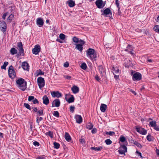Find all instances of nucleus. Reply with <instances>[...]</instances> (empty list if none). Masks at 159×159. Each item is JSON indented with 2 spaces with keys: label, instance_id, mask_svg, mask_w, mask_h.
I'll use <instances>...</instances> for the list:
<instances>
[{
  "label": "nucleus",
  "instance_id": "1",
  "mask_svg": "<svg viewBox=\"0 0 159 159\" xmlns=\"http://www.w3.org/2000/svg\"><path fill=\"white\" fill-rule=\"evenodd\" d=\"M18 87L21 90L25 91L27 88V82L23 79L20 78L16 81Z\"/></svg>",
  "mask_w": 159,
  "mask_h": 159
},
{
  "label": "nucleus",
  "instance_id": "2",
  "mask_svg": "<svg viewBox=\"0 0 159 159\" xmlns=\"http://www.w3.org/2000/svg\"><path fill=\"white\" fill-rule=\"evenodd\" d=\"M86 52L87 56L92 60L97 57V54L96 51L93 48H89L87 50Z\"/></svg>",
  "mask_w": 159,
  "mask_h": 159
},
{
  "label": "nucleus",
  "instance_id": "3",
  "mask_svg": "<svg viewBox=\"0 0 159 159\" xmlns=\"http://www.w3.org/2000/svg\"><path fill=\"white\" fill-rule=\"evenodd\" d=\"M132 70L131 72V74L132 76V80L134 81H138L141 80L142 78V75L139 72L134 71Z\"/></svg>",
  "mask_w": 159,
  "mask_h": 159
},
{
  "label": "nucleus",
  "instance_id": "4",
  "mask_svg": "<svg viewBox=\"0 0 159 159\" xmlns=\"http://www.w3.org/2000/svg\"><path fill=\"white\" fill-rule=\"evenodd\" d=\"M85 42L81 39H80V44H76L75 49H77L80 52H82L83 50V45L85 43Z\"/></svg>",
  "mask_w": 159,
  "mask_h": 159
},
{
  "label": "nucleus",
  "instance_id": "5",
  "mask_svg": "<svg viewBox=\"0 0 159 159\" xmlns=\"http://www.w3.org/2000/svg\"><path fill=\"white\" fill-rule=\"evenodd\" d=\"M8 73L9 76L11 78H13L16 76L15 71L12 66H9Z\"/></svg>",
  "mask_w": 159,
  "mask_h": 159
},
{
  "label": "nucleus",
  "instance_id": "6",
  "mask_svg": "<svg viewBox=\"0 0 159 159\" xmlns=\"http://www.w3.org/2000/svg\"><path fill=\"white\" fill-rule=\"evenodd\" d=\"M102 15L105 16H107V15H109V17L110 19H113L112 17V13L110 9L109 8H107L104 10L103 12L102 13Z\"/></svg>",
  "mask_w": 159,
  "mask_h": 159
},
{
  "label": "nucleus",
  "instance_id": "7",
  "mask_svg": "<svg viewBox=\"0 0 159 159\" xmlns=\"http://www.w3.org/2000/svg\"><path fill=\"white\" fill-rule=\"evenodd\" d=\"M37 83L39 88L41 89L45 85V80L44 79L41 77H39L37 79Z\"/></svg>",
  "mask_w": 159,
  "mask_h": 159
},
{
  "label": "nucleus",
  "instance_id": "8",
  "mask_svg": "<svg viewBox=\"0 0 159 159\" xmlns=\"http://www.w3.org/2000/svg\"><path fill=\"white\" fill-rule=\"evenodd\" d=\"M119 149L118 152L120 154L125 155V153L127 152V148L125 144H121L120 147L119 148Z\"/></svg>",
  "mask_w": 159,
  "mask_h": 159
},
{
  "label": "nucleus",
  "instance_id": "9",
  "mask_svg": "<svg viewBox=\"0 0 159 159\" xmlns=\"http://www.w3.org/2000/svg\"><path fill=\"white\" fill-rule=\"evenodd\" d=\"M66 100L69 103H70L74 102L75 98L73 95L69 94H66L65 95Z\"/></svg>",
  "mask_w": 159,
  "mask_h": 159
},
{
  "label": "nucleus",
  "instance_id": "10",
  "mask_svg": "<svg viewBox=\"0 0 159 159\" xmlns=\"http://www.w3.org/2000/svg\"><path fill=\"white\" fill-rule=\"evenodd\" d=\"M135 129L137 132L143 135H146L147 133L146 130L140 127H136Z\"/></svg>",
  "mask_w": 159,
  "mask_h": 159
},
{
  "label": "nucleus",
  "instance_id": "11",
  "mask_svg": "<svg viewBox=\"0 0 159 159\" xmlns=\"http://www.w3.org/2000/svg\"><path fill=\"white\" fill-rule=\"evenodd\" d=\"M0 29L3 32H5L7 29V24L4 20H0Z\"/></svg>",
  "mask_w": 159,
  "mask_h": 159
},
{
  "label": "nucleus",
  "instance_id": "12",
  "mask_svg": "<svg viewBox=\"0 0 159 159\" xmlns=\"http://www.w3.org/2000/svg\"><path fill=\"white\" fill-rule=\"evenodd\" d=\"M17 46L19 48V53L20 55L24 56V50L23 45L21 42H19L17 43Z\"/></svg>",
  "mask_w": 159,
  "mask_h": 159
},
{
  "label": "nucleus",
  "instance_id": "13",
  "mask_svg": "<svg viewBox=\"0 0 159 159\" xmlns=\"http://www.w3.org/2000/svg\"><path fill=\"white\" fill-rule=\"evenodd\" d=\"M41 48L39 44H37L34 46V48L32 50V53L35 55L38 54L39 52H40Z\"/></svg>",
  "mask_w": 159,
  "mask_h": 159
},
{
  "label": "nucleus",
  "instance_id": "14",
  "mask_svg": "<svg viewBox=\"0 0 159 159\" xmlns=\"http://www.w3.org/2000/svg\"><path fill=\"white\" fill-rule=\"evenodd\" d=\"M61 102L59 99H56L54 100L52 102V107H59L60 105Z\"/></svg>",
  "mask_w": 159,
  "mask_h": 159
},
{
  "label": "nucleus",
  "instance_id": "15",
  "mask_svg": "<svg viewBox=\"0 0 159 159\" xmlns=\"http://www.w3.org/2000/svg\"><path fill=\"white\" fill-rule=\"evenodd\" d=\"M52 96L53 98L57 97L59 98L62 97V94L60 93L59 91H53L51 93Z\"/></svg>",
  "mask_w": 159,
  "mask_h": 159
},
{
  "label": "nucleus",
  "instance_id": "16",
  "mask_svg": "<svg viewBox=\"0 0 159 159\" xmlns=\"http://www.w3.org/2000/svg\"><path fill=\"white\" fill-rule=\"evenodd\" d=\"M43 20L41 18H38L36 20V24L39 27L43 26L44 25Z\"/></svg>",
  "mask_w": 159,
  "mask_h": 159
},
{
  "label": "nucleus",
  "instance_id": "17",
  "mask_svg": "<svg viewBox=\"0 0 159 159\" xmlns=\"http://www.w3.org/2000/svg\"><path fill=\"white\" fill-rule=\"evenodd\" d=\"M21 67L24 70L27 71L29 70V66L28 63L24 61L22 63Z\"/></svg>",
  "mask_w": 159,
  "mask_h": 159
},
{
  "label": "nucleus",
  "instance_id": "18",
  "mask_svg": "<svg viewBox=\"0 0 159 159\" xmlns=\"http://www.w3.org/2000/svg\"><path fill=\"white\" fill-rule=\"evenodd\" d=\"M99 71L101 77L103 76L104 74H106L105 70L104 69L103 66L102 65L98 66Z\"/></svg>",
  "mask_w": 159,
  "mask_h": 159
},
{
  "label": "nucleus",
  "instance_id": "19",
  "mask_svg": "<svg viewBox=\"0 0 159 159\" xmlns=\"http://www.w3.org/2000/svg\"><path fill=\"white\" fill-rule=\"evenodd\" d=\"M75 118L77 123L80 124L82 122L83 120L82 118L80 115H76L75 116Z\"/></svg>",
  "mask_w": 159,
  "mask_h": 159
},
{
  "label": "nucleus",
  "instance_id": "20",
  "mask_svg": "<svg viewBox=\"0 0 159 159\" xmlns=\"http://www.w3.org/2000/svg\"><path fill=\"white\" fill-rule=\"evenodd\" d=\"M95 3L98 8L101 9L103 8V6H102L103 4L102 0H97L96 1Z\"/></svg>",
  "mask_w": 159,
  "mask_h": 159
},
{
  "label": "nucleus",
  "instance_id": "21",
  "mask_svg": "<svg viewBox=\"0 0 159 159\" xmlns=\"http://www.w3.org/2000/svg\"><path fill=\"white\" fill-rule=\"evenodd\" d=\"M132 48V47L131 45L128 44V45L126 48L125 49V51L130 53L132 55H134V53L133 52Z\"/></svg>",
  "mask_w": 159,
  "mask_h": 159
},
{
  "label": "nucleus",
  "instance_id": "22",
  "mask_svg": "<svg viewBox=\"0 0 159 159\" xmlns=\"http://www.w3.org/2000/svg\"><path fill=\"white\" fill-rule=\"evenodd\" d=\"M9 14L7 19V23H11L14 18V15L13 13H11Z\"/></svg>",
  "mask_w": 159,
  "mask_h": 159
},
{
  "label": "nucleus",
  "instance_id": "23",
  "mask_svg": "<svg viewBox=\"0 0 159 159\" xmlns=\"http://www.w3.org/2000/svg\"><path fill=\"white\" fill-rule=\"evenodd\" d=\"M43 103L44 104L48 105L49 103V100L47 95H45L43 98Z\"/></svg>",
  "mask_w": 159,
  "mask_h": 159
},
{
  "label": "nucleus",
  "instance_id": "24",
  "mask_svg": "<svg viewBox=\"0 0 159 159\" xmlns=\"http://www.w3.org/2000/svg\"><path fill=\"white\" fill-rule=\"evenodd\" d=\"M71 89L73 93L75 94L78 93L79 91V89L78 87L74 85L71 88Z\"/></svg>",
  "mask_w": 159,
  "mask_h": 159
},
{
  "label": "nucleus",
  "instance_id": "25",
  "mask_svg": "<svg viewBox=\"0 0 159 159\" xmlns=\"http://www.w3.org/2000/svg\"><path fill=\"white\" fill-rule=\"evenodd\" d=\"M66 3L68 4L69 6L70 7H72L75 6V1L72 0H69L66 2Z\"/></svg>",
  "mask_w": 159,
  "mask_h": 159
},
{
  "label": "nucleus",
  "instance_id": "26",
  "mask_svg": "<svg viewBox=\"0 0 159 159\" xmlns=\"http://www.w3.org/2000/svg\"><path fill=\"white\" fill-rule=\"evenodd\" d=\"M100 108L102 112H104L107 108V105L104 104H101Z\"/></svg>",
  "mask_w": 159,
  "mask_h": 159
},
{
  "label": "nucleus",
  "instance_id": "27",
  "mask_svg": "<svg viewBox=\"0 0 159 159\" xmlns=\"http://www.w3.org/2000/svg\"><path fill=\"white\" fill-rule=\"evenodd\" d=\"M65 139L68 142H70L71 140V137L69 134L67 132H66L65 135Z\"/></svg>",
  "mask_w": 159,
  "mask_h": 159
},
{
  "label": "nucleus",
  "instance_id": "28",
  "mask_svg": "<svg viewBox=\"0 0 159 159\" xmlns=\"http://www.w3.org/2000/svg\"><path fill=\"white\" fill-rule=\"evenodd\" d=\"M156 122L155 121H152L150 122L149 125L152 127H154V129H155V127H157V125L156 124Z\"/></svg>",
  "mask_w": 159,
  "mask_h": 159
},
{
  "label": "nucleus",
  "instance_id": "29",
  "mask_svg": "<svg viewBox=\"0 0 159 159\" xmlns=\"http://www.w3.org/2000/svg\"><path fill=\"white\" fill-rule=\"evenodd\" d=\"M80 39H79L76 36H74L72 38V40L73 42L77 44L78 43H80Z\"/></svg>",
  "mask_w": 159,
  "mask_h": 159
},
{
  "label": "nucleus",
  "instance_id": "30",
  "mask_svg": "<svg viewBox=\"0 0 159 159\" xmlns=\"http://www.w3.org/2000/svg\"><path fill=\"white\" fill-rule=\"evenodd\" d=\"M103 148V147L102 146H100L99 147H92L91 148V149L92 150H94L96 151H99L101 150Z\"/></svg>",
  "mask_w": 159,
  "mask_h": 159
},
{
  "label": "nucleus",
  "instance_id": "31",
  "mask_svg": "<svg viewBox=\"0 0 159 159\" xmlns=\"http://www.w3.org/2000/svg\"><path fill=\"white\" fill-rule=\"evenodd\" d=\"M146 138L147 140L149 142L153 141L154 139V138L153 136H151L149 134L147 136Z\"/></svg>",
  "mask_w": 159,
  "mask_h": 159
},
{
  "label": "nucleus",
  "instance_id": "32",
  "mask_svg": "<svg viewBox=\"0 0 159 159\" xmlns=\"http://www.w3.org/2000/svg\"><path fill=\"white\" fill-rule=\"evenodd\" d=\"M17 52V50L14 48H12L10 50V53L13 55L16 54Z\"/></svg>",
  "mask_w": 159,
  "mask_h": 159
},
{
  "label": "nucleus",
  "instance_id": "33",
  "mask_svg": "<svg viewBox=\"0 0 159 159\" xmlns=\"http://www.w3.org/2000/svg\"><path fill=\"white\" fill-rule=\"evenodd\" d=\"M86 126V128L89 129H91L93 127V124L90 122H89L87 124Z\"/></svg>",
  "mask_w": 159,
  "mask_h": 159
},
{
  "label": "nucleus",
  "instance_id": "34",
  "mask_svg": "<svg viewBox=\"0 0 159 159\" xmlns=\"http://www.w3.org/2000/svg\"><path fill=\"white\" fill-rule=\"evenodd\" d=\"M43 112V109L38 111L37 112V116H43L44 115Z\"/></svg>",
  "mask_w": 159,
  "mask_h": 159
},
{
  "label": "nucleus",
  "instance_id": "35",
  "mask_svg": "<svg viewBox=\"0 0 159 159\" xmlns=\"http://www.w3.org/2000/svg\"><path fill=\"white\" fill-rule=\"evenodd\" d=\"M8 64V62L7 61H5L4 62V64L2 66H1V68L5 70L6 69V67Z\"/></svg>",
  "mask_w": 159,
  "mask_h": 159
},
{
  "label": "nucleus",
  "instance_id": "36",
  "mask_svg": "<svg viewBox=\"0 0 159 159\" xmlns=\"http://www.w3.org/2000/svg\"><path fill=\"white\" fill-rule=\"evenodd\" d=\"M52 114L53 115L57 118L59 117V114L57 111H54L53 112Z\"/></svg>",
  "mask_w": 159,
  "mask_h": 159
},
{
  "label": "nucleus",
  "instance_id": "37",
  "mask_svg": "<svg viewBox=\"0 0 159 159\" xmlns=\"http://www.w3.org/2000/svg\"><path fill=\"white\" fill-rule=\"evenodd\" d=\"M53 144L54 148L58 149L59 148L60 145L58 143L54 142L53 143Z\"/></svg>",
  "mask_w": 159,
  "mask_h": 159
},
{
  "label": "nucleus",
  "instance_id": "38",
  "mask_svg": "<svg viewBox=\"0 0 159 159\" xmlns=\"http://www.w3.org/2000/svg\"><path fill=\"white\" fill-rule=\"evenodd\" d=\"M24 106L29 110L31 111V108L30 106L28 104L26 103H24Z\"/></svg>",
  "mask_w": 159,
  "mask_h": 159
},
{
  "label": "nucleus",
  "instance_id": "39",
  "mask_svg": "<svg viewBox=\"0 0 159 159\" xmlns=\"http://www.w3.org/2000/svg\"><path fill=\"white\" fill-rule=\"evenodd\" d=\"M112 70L114 71V72L116 74L119 73V70L117 67H113Z\"/></svg>",
  "mask_w": 159,
  "mask_h": 159
},
{
  "label": "nucleus",
  "instance_id": "40",
  "mask_svg": "<svg viewBox=\"0 0 159 159\" xmlns=\"http://www.w3.org/2000/svg\"><path fill=\"white\" fill-rule=\"evenodd\" d=\"M9 14V11L4 13L2 16V18L3 20H5L6 18V16Z\"/></svg>",
  "mask_w": 159,
  "mask_h": 159
},
{
  "label": "nucleus",
  "instance_id": "41",
  "mask_svg": "<svg viewBox=\"0 0 159 159\" xmlns=\"http://www.w3.org/2000/svg\"><path fill=\"white\" fill-rule=\"evenodd\" d=\"M119 140L122 143H123L125 141L126 139L125 137L123 135H121L119 138Z\"/></svg>",
  "mask_w": 159,
  "mask_h": 159
},
{
  "label": "nucleus",
  "instance_id": "42",
  "mask_svg": "<svg viewBox=\"0 0 159 159\" xmlns=\"http://www.w3.org/2000/svg\"><path fill=\"white\" fill-rule=\"evenodd\" d=\"M153 30L156 32L159 33V25H156L153 28Z\"/></svg>",
  "mask_w": 159,
  "mask_h": 159
},
{
  "label": "nucleus",
  "instance_id": "43",
  "mask_svg": "<svg viewBox=\"0 0 159 159\" xmlns=\"http://www.w3.org/2000/svg\"><path fill=\"white\" fill-rule=\"evenodd\" d=\"M81 68L83 70H85L87 68V66L86 64L85 63H82L80 66Z\"/></svg>",
  "mask_w": 159,
  "mask_h": 159
},
{
  "label": "nucleus",
  "instance_id": "44",
  "mask_svg": "<svg viewBox=\"0 0 159 159\" xmlns=\"http://www.w3.org/2000/svg\"><path fill=\"white\" fill-rule=\"evenodd\" d=\"M37 76L39 75H44V72H42V71L40 69H39L38 70H37Z\"/></svg>",
  "mask_w": 159,
  "mask_h": 159
},
{
  "label": "nucleus",
  "instance_id": "45",
  "mask_svg": "<svg viewBox=\"0 0 159 159\" xmlns=\"http://www.w3.org/2000/svg\"><path fill=\"white\" fill-rule=\"evenodd\" d=\"M105 133L106 134L109 135L111 136L114 135L115 134V133L113 131H106Z\"/></svg>",
  "mask_w": 159,
  "mask_h": 159
},
{
  "label": "nucleus",
  "instance_id": "46",
  "mask_svg": "<svg viewBox=\"0 0 159 159\" xmlns=\"http://www.w3.org/2000/svg\"><path fill=\"white\" fill-rule=\"evenodd\" d=\"M105 142L106 144L109 145L111 144L112 142L109 139H107L105 140Z\"/></svg>",
  "mask_w": 159,
  "mask_h": 159
},
{
  "label": "nucleus",
  "instance_id": "47",
  "mask_svg": "<svg viewBox=\"0 0 159 159\" xmlns=\"http://www.w3.org/2000/svg\"><path fill=\"white\" fill-rule=\"evenodd\" d=\"M47 134L51 138H52L53 137V133L51 131H48V132L47 133Z\"/></svg>",
  "mask_w": 159,
  "mask_h": 159
},
{
  "label": "nucleus",
  "instance_id": "48",
  "mask_svg": "<svg viewBox=\"0 0 159 159\" xmlns=\"http://www.w3.org/2000/svg\"><path fill=\"white\" fill-rule=\"evenodd\" d=\"M34 97L33 96H29L28 100L29 102L32 101L34 99Z\"/></svg>",
  "mask_w": 159,
  "mask_h": 159
},
{
  "label": "nucleus",
  "instance_id": "49",
  "mask_svg": "<svg viewBox=\"0 0 159 159\" xmlns=\"http://www.w3.org/2000/svg\"><path fill=\"white\" fill-rule=\"evenodd\" d=\"M65 35L63 34H61L59 35L60 38L62 40H64L65 38Z\"/></svg>",
  "mask_w": 159,
  "mask_h": 159
},
{
  "label": "nucleus",
  "instance_id": "50",
  "mask_svg": "<svg viewBox=\"0 0 159 159\" xmlns=\"http://www.w3.org/2000/svg\"><path fill=\"white\" fill-rule=\"evenodd\" d=\"M135 145H136L137 147L141 148H142L143 146L139 143L136 142Z\"/></svg>",
  "mask_w": 159,
  "mask_h": 159
},
{
  "label": "nucleus",
  "instance_id": "51",
  "mask_svg": "<svg viewBox=\"0 0 159 159\" xmlns=\"http://www.w3.org/2000/svg\"><path fill=\"white\" fill-rule=\"evenodd\" d=\"M136 153L138 154V156L139 157L141 158H143V157L142 156V154L140 152L138 151H137L136 152Z\"/></svg>",
  "mask_w": 159,
  "mask_h": 159
},
{
  "label": "nucleus",
  "instance_id": "52",
  "mask_svg": "<svg viewBox=\"0 0 159 159\" xmlns=\"http://www.w3.org/2000/svg\"><path fill=\"white\" fill-rule=\"evenodd\" d=\"M70 111L73 112L74 111L75 107L73 106H71L70 107Z\"/></svg>",
  "mask_w": 159,
  "mask_h": 159
},
{
  "label": "nucleus",
  "instance_id": "53",
  "mask_svg": "<svg viewBox=\"0 0 159 159\" xmlns=\"http://www.w3.org/2000/svg\"><path fill=\"white\" fill-rule=\"evenodd\" d=\"M32 102L34 104H36L39 103L38 100L36 98H34V99L33 100Z\"/></svg>",
  "mask_w": 159,
  "mask_h": 159
},
{
  "label": "nucleus",
  "instance_id": "54",
  "mask_svg": "<svg viewBox=\"0 0 159 159\" xmlns=\"http://www.w3.org/2000/svg\"><path fill=\"white\" fill-rule=\"evenodd\" d=\"M117 7L118 9V13H117V14L118 15H120V16H121V12L120 10V7Z\"/></svg>",
  "mask_w": 159,
  "mask_h": 159
},
{
  "label": "nucleus",
  "instance_id": "55",
  "mask_svg": "<svg viewBox=\"0 0 159 159\" xmlns=\"http://www.w3.org/2000/svg\"><path fill=\"white\" fill-rule=\"evenodd\" d=\"M129 141L130 142V143L131 144H135V143H136V141L133 140V139H130L129 140Z\"/></svg>",
  "mask_w": 159,
  "mask_h": 159
},
{
  "label": "nucleus",
  "instance_id": "56",
  "mask_svg": "<svg viewBox=\"0 0 159 159\" xmlns=\"http://www.w3.org/2000/svg\"><path fill=\"white\" fill-rule=\"evenodd\" d=\"M33 144L35 146H38L39 145V143L36 141H34L33 143Z\"/></svg>",
  "mask_w": 159,
  "mask_h": 159
},
{
  "label": "nucleus",
  "instance_id": "57",
  "mask_svg": "<svg viewBox=\"0 0 159 159\" xmlns=\"http://www.w3.org/2000/svg\"><path fill=\"white\" fill-rule=\"evenodd\" d=\"M32 108L33 109V111L34 112H37L38 111V109L36 107H33Z\"/></svg>",
  "mask_w": 159,
  "mask_h": 159
},
{
  "label": "nucleus",
  "instance_id": "58",
  "mask_svg": "<svg viewBox=\"0 0 159 159\" xmlns=\"http://www.w3.org/2000/svg\"><path fill=\"white\" fill-rule=\"evenodd\" d=\"M116 2V6L117 7H120V4L118 0H115Z\"/></svg>",
  "mask_w": 159,
  "mask_h": 159
},
{
  "label": "nucleus",
  "instance_id": "59",
  "mask_svg": "<svg viewBox=\"0 0 159 159\" xmlns=\"http://www.w3.org/2000/svg\"><path fill=\"white\" fill-rule=\"evenodd\" d=\"M97 131V129L96 128H94L92 130L91 132L92 134H95L96 133Z\"/></svg>",
  "mask_w": 159,
  "mask_h": 159
},
{
  "label": "nucleus",
  "instance_id": "60",
  "mask_svg": "<svg viewBox=\"0 0 159 159\" xmlns=\"http://www.w3.org/2000/svg\"><path fill=\"white\" fill-rule=\"evenodd\" d=\"M69 66V64L68 62H66L64 63V66L65 67H68Z\"/></svg>",
  "mask_w": 159,
  "mask_h": 159
},
{
  "label": "nucleus",
  "instance_id": "61",
  "mask_svg": "<svg viewBox=\"0 0 159 159\" xmlns=\"http://www.w3.org/2000/svg\"><path fill=\"white\" fill-rule=\"evenodd\" d=\"M30 131H32L33 129V123L32 122L30 123Z\"/></svg>",
  "mask_w": 159,
  "mask_h": 159
},
{
  "label": "nucleus",
  "instance_id": "62",
  "mask_svg": "<svg viewBox=\"0 0 159 159\" xmlns=\"http://www.w3.org/2000/svg\"><path fill=\"white\" fill-rule=\"evenodd\" d=\"M95 79L98 81H99L100 80V77L98 76V75H96L95 77Z\"/></svg>",
  "mask_w": 159,
  "mask_h": 159
},
{
  "label": "nucleus",
  "instance_id": "63",
  "mask_svg": "<svg viewBox=\"0 0 159 159\" xmlns=\"http://www.w3.org/2000/svg\"><path fill=\"white\" fill-rule=\"evenodd\" d=\"M156 152L157 154V155L159 157V149L156 148Z\"/></svg>",
  "mask_w": 159,
  "mask_h": 159
},
{
  "label": "nucleus",
  "instance_id": "64",
  "mask_svg": "<svg viewBox=\"0 0 159 159\" xmlns=\"http://www.w3.org/2000/svg\"><path fill=\"white\" fill-rule=\"evenodd\" d=\"M80 142L82 143H85V140L84 139H81L80 140Z\"/></svg>",
  "mask_w": 159,
  "mask_h": 159
}]
</instances>
